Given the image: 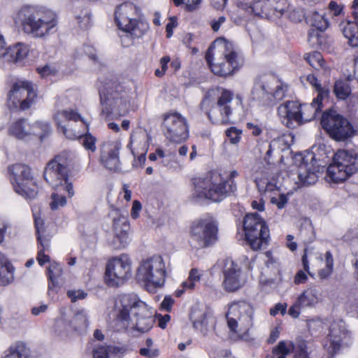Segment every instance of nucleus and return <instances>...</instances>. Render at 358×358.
<instances>
[{
	"label": "nucleus",
	"mask_w": 358,
	"mask_h": 358,
	"mask_svg": "<svg viewBox=\"0 0 358 358\" xmlns=\"http://www.w3.org/2000/svg\"><path fill=\"white\" fill-rule=\"evenodd\" d=\"M110 317L113 328L117 331L131 327L144 333L151 328L153 322L146 304L134 294L117 298Z\"/></svg>",
	"instance_id": "nucleus-1"
},
{
	"label": "nucleus",
	"mask_w": 358,
	"mask_h": 358,
	"mask_svg": "<svg viewBox=\"0 0 358 358\" xmlns=\"http://www.w3.org/2000/svg\"><path fill=\"white\" fill-rule=\"evenodd\" d=\"M15 22L34 38H46L57 29L58 16L51 9L38 6H24L17 13Z\"/></svg>",
	"instance_id": "nucleus-2"
},
{
	"label": "nucleus",
	"mask_w": 358,
	"mask_h": 358,
	"mask_svg": "<svg viewBox=\"0 0 358 358\" xmlns=\"http://www.w3.org/2000/svg\"><path fill=\"white\" fill-rule=\"evenodd\" d=\"M194 189L191 200L196 203L206 201L220 202L224 199V178L220 171L213 170L192 180Z\"/></svg>",
	"instance_id": "nucleus-3"
},
{
	"label": "nucleus",
	"mask_w": 358,
	"mask_h": 358,
	"mask_svg": "<svg viewBox=\"0 0 358 358\" xmlns=\"http://www.w3.org/2000/svg\"><path fill=\"white\" fill-rule=\"evenodd\" d=\"M138 10L131 3H124L117 7L115 12V20L118 27L124 34L121 36L122 43L129 45L134 38L143 36L148 30V22L137 20Z\"/></svg>",
	"instance_id": "nucleus-4"
},
{
	"label": "nucleus",
	"mask_w": 358,
	"mask_h": 358,
	"mask_svg": "<svg viewBox=\"0 0 358 358\" xmlns=\"http://www.w3.org/2000/svg\"><path fill=\"white\" fill-rule=\"evenodd\" d=\"M358 171V152L354 149L338 150L327 170V176L334 182L346 180Z\"/></svg>",
	"instance_id": "nucleus-5"
},
{
	"label": "nucleus",
	"mask_w": 358,
	"mask_h": 358,
	"mask_svg": "<svg viewBox=\"0 0 358 358\" xmlns=\"http://www.w3.org/2000/svg\"><path fill=\"white\" fill-rule=\"evenodd\" d=\"M103 111L120 113L129 104V90L115 80L106 81L99 90Z\"/></svg>",
	"instance_id": "nucleus-6"
},
{
	"label": "nucleus",
	"mask_w": 358,
	"mask_h": 358,
	"mask_svg": "<svg viewBox=\"0 0 358 358\" xmlns=\"http://www.w3.org/2000/svg\"><path fill=\"white\" fill-rule=\"evenodd\" d=\"M287 91V84L272 75L260 76L255 83L252 90L253 99L264 105H273L282 99Z\"/></svg>",
	"instance_id": "nucleus-7"
},
{
	"label": "nucleus",
	"mask_w": 358,
	"mask_h": 358,
	"mask_svg": "<svg viewBox=\"0 0 358 358\" xmlns=\"http://www.w3.org/2000/svg\"><path fill=\"white\" fill-rule=\"evenodd\" d=\"M166 278L165 265L160 256L143 260L136 272V279L143 282L149 292L162 286Z\"/></svg>",
	"instance_id": "nucleus-8"
},
{
	"label": "nucleus",
	"mask_w": 358,
	"mask_h": 358,
	"mask_svg": "<svg viewBox=\"0 0 358 358\" xmlns=\"http://www.w3.org/2000/svg\"><path fill=\"white\" fill-rule=\"evenodd\" d=\"M225 318L230 329L229 336L233 340L240 339L243 332L248 331L252 325V315L250 308L245 301H241L230 304Z\"/></svg>",
	"instance_id": "nucleus-9"
},
{
	"label": "nucleus",
	"mask_w": 358,
	"mask_h": 358,
	"mask_svg": "<svg viewBox=\"0 0 358 358\" xmlns=\"http://www.w3.org/2000/svg\"><path fill=\"white\" fill-rule=\"evenodd\" d=\"M243 227L246 241L253 250H261L268 245L269 229L258 213L247 214L244 218Z\"/></svg>",
	"instance_id": "nucleus-10"
},
{
	"label": "nucleus",
	"mask_w": 358,
	"mask_h": 358,
	"mask_svg": "<svg viewBox=\"0 0 358 358\" xmlns=\"http://www.w3.org/2000/svg\"><path fill=\"white\" fill-rule=\"evenodd\" d=\"M321 124L331 138L336 141H344L355 134V130L350 122L336 110L324 112Z\"/></svg>",
	"instance_id": "nucleus-11"
},
{
	"label": "nucleus",
	"mask_w": 358,
	"mask_h": 358,
	"mask_svg": "<svg viewBox=\"0 0 358 358\" xmlns=\"http://www.w3.org/2000/svg\"><path fill=\"white\" fill-rule=\"evenodd\" d=\"M217 222L212 216L207 215L194 221L191 227V237L199 248H206L217 241Z\"/></svg>",
	"instance_id": "nucleus-12"
},
{
	"label": "nucleus",
	"mask_w": 358,
	"mask_h": 358,
	"mask_svg": "<svg viewBox=\"0 0 358 358\" xmlns=\"http://www.w3.org/2000/svg\"><path fill=\"white\" fill-rule=\"evenodd\" d=\"M131 277V260L122 254L110 260L106 270V282L111 287L123 285Z\"/></svg>",
	"instance_id": "nucleus-13"
},
{
	"label": "nucleus",
	"mask_w": 358,
	"mask_h": 358,
	"mask_svg": "<svg viewBox=\"0 0 358 358\" xmlns=\"http://www.w3.org/2000/svg\"><path fill=\"white\" fill-rule=\"evenodd\" d=\"M9 178L16 193L28 199H34L37 194V187L33 185V188L28 187L31 182L32 176L29 166L15 164L8 169Z\"/></svg>",
	"instance_id": "nucleus-14"
},
{
	"label": "nucleus",
	"mask_w": 358,
	"mask_h": 358,
	"mask_svg": "<svg viewBox=\"0 0 358 358\" xmlns=\"http://www.w3.org/2000/svg\"><path fill=\"white\" fill-rule=\"evenodd\" d=\"M164 135L175 143H180L189 136L186 120L178 113H169L164 117Z\"/></svg>",
	"instance_id": "nucleus-15"
},
{
	"label": "nucleus",
	"mask_w": 358,
	"mask_h": 358,
	"mask_svg": "<svg viewBox=\"0 0 358 358\" xmlns=\"http://www.w3.org/2000/svg\"><path fill=\"white\" fill-rule=\"evenodd\" d=\"M113 220V238L110 245L115 250L124 248L129 243L130 226L127 217L118 209L113 208L109 213Z\"/></svg>",
	"instance_id": "nucleus-16"
},
{
	"label": "nucleus",
	"mask_w": 358,
	"mask_h": 358,
	"mask_svg": "<svg viewBox=\"0 0 358 358\" xmlns=\"http://www.w3.org/2000/svg\"><path fill=\"white\" fill-rule=\"evenodd\" d=\"M36 97L34 85L25 80L15 81L8 94L9 101L15 105L20 103L22 110L29 108Z\"/></svg>",
	"instance_id": "nucleus-17"
},
{
	"label": "nucleus",
	"mask_w": 358,
	"mask_h": 358,
	"mask_svg": "<svg viewBox=\"0 0 358 358\" xmlns=\"http://www.w3.org/2000/svg\"><path fill=\"white\" fill-rule=\"evenodd\" d=\"M43 177L52 188H61L69 194V197L74 195L73 187L69 182V170L55 166V162H49L45 168Z\"/></svg>",
	"instance_id": "nucleus-18"
},
{
	"label": "nucleus",
	"mask_w": 358,
	"mask_h": 358,
	"mask_svg": "<svg viewBox=\"0 0 358 358\" xmlns=\"http://www.w3.org/2000/svg\"><path fill=\"white\" fill-rule=\"evenodd\" d=\"M329 335L323 341V347L329 354L336 353L342 345L347 343L350 338V332L345 328L343 322L331 324Z\"/></svg>",
	"instance_id": "nucleus-19"
},
{
	"label": "nucleus",
	"mask_w": 358,
	"mask_h": 358,
	"mask_svg": "<svg viewBox=\"0 0 358 358\" xmlns=\"http://www.w3.org/2000/svg\"><path fill=\"white\" fill-rule=\"evenodd\" d=\"M294 354V358H310L306 341L299 338L295 341H281L273 350L275 358H286V355Z\"/></svg>",
	"instance_id": "nucleus-20"
},
{
	"label": "nucleus",
	"mask_w": 358,
	"mask_h": 358,
	"mask_svg": "<svg viewBox=\"0 0 358 358\" xmlns=\"http://www.w3.org/2000/svg\"><path fill=\"white\" fill-rule=\"evenodd\" d=\"M244 62L241 50L225 39V77L236 74L243 66Z\"/></svg>",
	"instance_id": "nucleus-21"
},
{
	"label": "nucleus",
	"mask_w": 358,
	"mask_h": 358,
	"mask_svg": "<svg viewBox=\"0 0 358 358\" xmlns=\"http://www.w3.org/2000/svg\"><path fill=\"white\" fill-rule=\"evenodd\" d=\"M277 112L280 122L288 128H294L296 125H299V102L285 101L278 107Z\"/></svg>",
	"instance_id": "nucleus-22"
},
{
	"label": "nucleus",
	"mask_w": 358,
	"mask_h": 358,
	"mask_svg": "<svg viewBox=\"0 0 358 358\" xmlns=\"http://www.w3.org/2000/svg\"><path fill=\"white\" fill-rule=\"evenodd\" d=\"M313 156H311L310 159L307 157H302L301 155L296 157V161H300L298 164L297 174L301 185H313L317 182L318 171L313 164Z\"/></svg>",
	"instance_id": "nucleus-23"
},
{
	"label": "nucleus",
	"mask_w": 358,
	"mask_h": 358,
	"mask_svg": "<svg viewBox=\"0 0 358 358\" xmlns=\"http://www.w3.org/2000/svg\"><path fill=\"white\" fill-rule=\"evenodd\" d=\"M122 144L118 141H107L101 148V162L106 168L115 171L120 166L119 151Z\"/></svg>",
	"instance_id": "nucleus-24"
},
{
	"label": "nucleus",
	"mask_w": 358,
	"mask_h": 358,
	"mask_svg": "<svg viewBox=\"0 0 358 358\" xmlns=\"http://www.w3.org/2000/svg\"><path fill=\"white\" fill-rule=\"evenodd\" d=\"M224 55V37L216 38L208 48L206 54V60L215 75L223 76L224 70L220 63H215L214 60L219 61Z\"/></svg>",
	"instance_id": "nucleus-25"
},
{
	"label": "nucleus",
	"mask_w": 358,
	"mask_h": 358,
	"mask_svg": "<svg viewBox=\"0 0 358 358\" xmlns=\"http://www.w3.org/2000/svg\"><path fill=\"white\" fill-rule=\"evenodd\" d=\"M225 291L234 292L240 289L244 281L241 278V270L238 264L231 259L225 260Z\"/></svg>",
	"instance_id": "nucleus-26"
},
{
	"label": "nucleus",
	"mask_w": 358,
	"mask_h": 358,
	"mask_svg": "<svg viewBox=\"0 0 358 358\" xmlns=\"http://www.w3.org/2000/svg\"><path fill=\"white\" fill-rule=\"evenodd\" d=\"M216 95H220L217 101V105L213 107L212 109L207 113L209 120L213 124H222L224 123V115L222 106L224 104V90L215 89L208 92L205 99L201 103V107L208 103L210 99Z\"/></svg>",
	"instance_id": "nucleus-27"
},
{
	"label": "nucleus",
	"mask_w": 358,
	"mask_h": 358,
	"mask_svg": "<svg viewBox=\"0 0 358 358\" xmlns=\"http://www.w3.org/2000/svg\"><path fill=\"white\" fill-rule=\"evenodd\" d=\"M322 94L320 93L311 103H300L299 125L315 119L317 113L322 109Z\"/></svg>",
	"instance_id": "nucleus-28"
},
{
	"label": "nucleus",
	"mask_w": 358,
	"mask_h": 358,
	"mask_svg": "<svg viewBox=\"0 0 358 358\" xmlns=\"http://www.w3.org/2000/svg\"><path fill=\"white\" fill-rule=\"evenodd\" d=\"M340 29L348 43L352 47L358 46V22L343 20L340 24Z\"/></svg>",
	"instance_id": "nucleus-29"
},
{
	"label": "nucleus",
	"mask_w": 358,
	"mask_h": 358,
	"mask_svg": "<svg viewBox=\"0 0 358 358\" xmlns=\"http://www.w3.org/2000/svg\"><path fill=\"white\" fill-rule=\"evenodd\" d=\"M268 10H266V17L271 20L280 18L287 13L289 4L287 0H267Z\"/></svg>",
	"instance_id": "nucleus-30"
},
{
	"label": "nucleus",
	"mask_w": 358,
	"mask_h": 358,
	"mask_svg": "<svg viewBox=\"0 0 358 358\" xmlns=\"http://www.w3.org/2000/svg\"><path fill=\"white\" fill-rule=\"evenodd\" d=\"M319 300V290L313 287L305 289L296 299V301L304 308L315 306Z\"/></svg>",
	"instance_id": "nucleus-31"
},
{
	"label": "nucleus",
	"mask_w": 358,
	"mask_h": 358,
	"mask_svg": "<svg viewBox=\"0 0 358 358\" xmlns=\"http://www.w3.org/2000/svg\"><path fill=\"white\" fill-rule=\"evenodd\" d=\"M225 117H229L231 114L233 110L240 107L242 105V98L239 94H234L231 91L225 90ZM233 123L234 120L227 119L225 117L226 123Z\"/></svg>",
	"instance_id": "nucleus-32"
},
{
	"label": "nucleus",
	"mask_w": 358,
	"mask_h": 358,
	"mask_svg": "<svg viewBox=\"0 0 358 358\" xmlns=\"http://www.w3.org/2000/svg\"><path fill=\"white\" fill-rule=\"evenodd\" d=\"M28 52V46L24 43H18L6 49V55L3 57H7L8 61L18 62L24 59L27 56Z\"/></svg>",
	"instance_id": "nucleus-33"
},
{
	"label": "nucleus",
	"mask_w": 358,
	"mask_h": 358,
	"mask_svg": "<svg viewBox=\"0 0 358 358\" xmlns=\"http://www.w3.org/2000/svg\"><path fill=\"white\" fill-rule=\"evenodd\" d=\"M53 118L59 127H61L62 132L66 135V128L64 123L69 120L78 121L80 119V115L77 112L71 110H58L54 115Z\"/></svg>",
	"instance_id": "nucleus-34"
},
{
	"label": "nucleus",
	"mask_w": 358,
	"mask_h": 358,
	"mask_svg": "<svg viewBox=\"0 0 358 358\" xmlns=\"http://www.w3.org/2000/svg\"><path fill=\"white\" fill-rule=\"evenodd\" d=\"M9 132L19 139H24L32 134V127L26 120L20 119L10 127Z\"/></svg>",
	"instance_id": "nucleus-35"
},
{
	"label": "nucleus",
	"mask_w": 358,
	"mask_h": 358,
	"mask_svg": "<svg viewBox=\"0 0 358 358\" xmlns=\"http://www.w3.org/2000/svg\"><path fill=\"white\" fill-rule=\"evenodd\" d=\"M13 279V266L3 254L0 252V285H6Z\"/></svg>",
	"instance_id": "nucleus-36"
},
{
	"label": "nucleus",
	"mask_w": 358,
	"mask_h": 358,
	"mask_svg": "<svg viewBox=\"0 0 358 358\" xmlns=\"http://www.w3.org/2000/svg\"><path fill=\"white\" fill-rule=\"evenodd\" d=\"M4 358H30V350L24 343L17 342L10 346Z\"/></svg>",
	"instance_id": "nucleus-37"
},
{
	"label": "nucleus",
	"mask_w": 358,
	"mask_h": 358,
	"mask_svg": "<svg viewBox=\"0 0 358 358\" xmlns=\"http://www.w3.org/2000/svg\"><path fill=\"white\" fill-rule=\"evenodd\" d=\"M307 21L312 27L320 31L326 30L329 26V21L325 17L324 13H320L313 11L307 17Z\"/></svg>",
	"instance_id": "nucleus-38"
},
{
	"label": "nucleus",
	"mask_w": 358,
	"mask_h": 358,
	"mask_svg": "<svg viewBox=\"0 0 358 358\" xmlns=\"http://www.w3.org/2000/svg\"><path fill=\"white\" fill-rule=\"evenodd\" d=\"M62 267L58 263L54 262L49 266L48 269V275L50 281L48 284L49 294H50V292H52L56 286V279L62 274Z\"/></svg>",
	"instance_id": "nucleus-39"
},
{
	"label": "nucleus",
	"mask_w": 358,
	"mask_h": 358,
	"mask_svg": "<svg viewBox=\"0 0 358 358\" xmlns=\"http://www.w3.org/2000/svg\"><path fill=\"white\" fill-rule=\"evenodd\" d=\"M54 329L58 336L64 337L68 336L69 333L73 330V327L69 321L64 318H59L55 322Z\"/></svg>",
	"instance_id": "nucleus-40"
},
{
	"label": "nucleus",
	"mask_w": 358,
	"mask_h": 358,
	"mask_svg": "<svg viewBox=\"0 0 358 358\" xmlns=\"http://www.w3.org/2000/svg\"><path fill=\"white\" fill-rule=\"evenodd\" d=\"M334 93L340 99H347L351 93V88L348 81L338 80L334 85Z\"/></svg>",
	"instance_id": "nucleus-41"
},
{
	"label": "nucleus",
	"mask_w": 358,
	"mask_h": 358,
	"mask_svg": "<svg viewBox=\"0 0 358 358\" xmlns=\"http://www.w3.org/2000/svg\"><path fill=\"white\" fill-rule=\"evenodd\" d=\"M325 267L318 272V275L322 279L329 278L334 271V258L330 251L326 252L324 255Z\"/></svg>",
	"instance_id": "nucleus-42"
},
{
	"label": "nucleus",
	"mask_w": 358,
	"mask_h": 358,
	"mask_svg": "<svg viewBox=\"0 0 358 358\" xmlns=\"http://www.w3.org/2000/svg\"><path fill=\"white\" fill-rule=\"evenodd\" d=\"M306 59L308 64L314 69H326L323 57L319 52H312L306 55Z\"/></svg>",
	"instance_id": "nucleus-43"
},
{
	"label": "nucleus",
	"mask_w": 358,
	"mask_h": 358,
	"mask_svg": "<svg viewBox=\"0 0 358 358\" xmlns=\"http://www.w3.org/2000/svg\"><path fill=\"white\" fill-rule=\"evenodd\" d=\"M201 271L199 268H192L189 271L187 280L182 284V287L184 289H193L195 287V283L201 280Z\"/></svg>",
	"instance_id": "nucleus-44"
},
{
	"label": "nucleus",
	"mask_w": 358,
	"mask_h": 358,
	"mask_svg": "<svg viewBox=\"0 0 358 358\" xmlns=\"http://www.w3.org/2000/svg\"><path fill=\"white\" fill-rule=\"evenodd\" d=\"M50 162H55V166H58L69 171V166L72 162V158L69 152L64 151L55 156V158L51 159Z\"/></svg>",
	"instance_id": "nucleus-45"
},
{
	"label": "nucleus",
	"mask_w": 358,
	"mask_h": 358,
	"mask_svg": "<svg viewBox=\"0 0 358 358\" xmlns=\"http://www.w3.org/2000/svg\"><path fill=\"white\" fill-rule=\"evenodd\" d=\"M301 80L303 84L308 83L311 85L317 92V94L322 93V98L327 95V91L321 87L317 78L313 74H308L306 76H302Z\"/></svg>",
	"instance_id": "nucleus-46"
},
{
	"label": "nucleus",
	"mask_w": 358,
	"mask_h": 358,
	"mask_svg": "<svg viewBox=\"0 0 358 358\" xmlns=\"http://www.w3.org/2000/svg\"><path fill=\"white\" fill-rule=\"evenodd\" d=\"M209 315L206 312H200L197 315L196 313H192V317L194 327L201 331H203L208 325V318Z\"/></svg>",
	"instance_id": "nucleus-47"
},
{
	"label": "nucleus",
	"mask_w": 358,
	"mask_h": 358,
	"mask_svg": "<svg viewBox=\"0 0 358 358\" xmlns=\"http://www.w3.org/2000/svg\"><path fill=\"white\" fill-rule=\"evenodd\" d=\"M250 8L255 15L266 17V10H268V3L267 0H254Z\"/></svg>",
	"instance_id": "nucleus-48"
},
{
	"label": "nucleus",
	"mask_w": 358,
	"mask_h": 358,
	"mask_svg": "<svg viewBox=\"0 0 358 358\" xmlns=\"http://www.w3.org/2000/svg\"><path fill=\"white\" fill-rule=\"evenodd\" d=\"M255 181L259 190L262 192H271L278 188L275 180L268 181L266 178H257Z\"/></svg>",
	"instance_id": "nucleus-49"
},
{
	"label": "nucleus",
	"mask_w": 358,
	"mask_h": 358,
	"mask_svg": "<svg viewBox=\"0 0 358 358\" xmlns=\"http://www.w3.org/2000/svg\"><path fill=\"white\" fill-rule=\"evenodd\" d=\"M238 176V173L237 171L233 170L230 171L227 180H225V196L227 194L234 193L236 190L237 186L234 179L237 178Z\"/></svg>",
	"instance_id": "nucleus-50"
},
{
	"label": "nucleus",
	"mask_w": 358,
	"mask_h": 358,
	"mask_svg": "<svg viewBox=\"0 0 358 358\" xmlns=\"http://www.w3.org/2000/svg\"><path fill=\"white\" fill-rule=\"evenodd\" d=\"M83 147L88 151L94 152L96 150V138L91 134H86L80 136Z\"/></svg>",
	"instance_id": "nucleus-51"
},
{
	"label": "nucleus",
	"mask_w": 358,
	"mask_h": 358,
	"mask_svg": "<svg viewBox=\"0 0 358 358\" xmlns=\"http://www.w3.org/2000/svg\"><path fill=\"white\" fill-rule=\"evenodd\" d=\"M242 132V129L231 127L225 131V135L229 138L231 144L237 145L241 139Z\"/></svg>",
	"instance_id": "nucleus-52"
},
{
	"label": "nucleus",
	"mask_w": 358,
	"mask_h": 358,
	"mask_svg": "<svg viewBox=\"0 0 358 358\" xmlns=\"http://www.w3.org/2000/svg\"><path fill=\"white\" fill-rule=\"evenodd\" d=\"M52 201L50 206L52 210H55L60 207H64L66 204V198L65 196L54 192L51 195Z\"/></svg>",
	"instance_id": "nucleus-53"
},
{
	"label": "nucleus",
	"mask_w": 358,
	"mask_h": 358,
	"mask_svg": "<svg viewBox=\"0 0 358 358\" xmlns=\"http://www.w3.org/2000/svg\"><path fill=\"white\" fill-rule=\"evenodd\" d=\"M210 274L214 279L222 280L224 277V260L219 259L210 268Z\"/></svg>",
	"instance_id": "nucleus-54"
},
{
	"label": "nucleus",
	"mask_w": 358,
	"mask_h": 358,
	"mask_svg": "<svg viewBox=\"0 0 358 358\" xmlns=\"http://www.w3.org/2000/svg\"><path fill=\"white\" fill-rule=\"evenodd\" d=\"M77 22L79 26L84 29H87L91 25V14L90 12L85 9L81 13L76 16Z\"/></svg>",
	"instance_id": "nucleus-55"
},
{
	"label": "nucleus",
	"mask_w": 358,
	"mask_h": 358,
	"mask_svg": "<svg viewBox=\"0 0 358 358\" xmlns=\"http://www.w3.org/2000/svg\"><path fill=\"white\" fill-rule=\"evenodd\" d=\"M32 127V134L38 135L42 138L46 134H48L50 129V125L46 122H37Z\"/></svg>",
	"instance_id": "nucleus-56"
},
{
	"label": "nucleus",
	"mask_w": 358,
	"mask_h": 358,
	"mask_svg": "<svg viewBox=\"0 0 358 358\" xmlns=\"http://www.w3.org/2000/svg\"><path fill=\"white\" fill-rule=\"evenodd\" d=\"M134 160L133 162V166L135 168L143 167L145 162L146 160V153H147V148L145 147L142 149V152L141 153L136 154L134 151H132Z\"/></svg>",
	"instance_id": "nucleus-57"
},
{
	"label": "nucleus",
	"mask_w": 358,
	"mask_h": 358,
	"mask_svg": "<svg viewBox=\"0 0 358 358\" xmlns=\"http://www.w3.org/2000/svg\"><path fill=\"white\" fill-rule=\"evenodd\" d=\"M289 194H280L278 196H272L271 203L277 206L279 209H282L288 202Z\"/></svg>",
	"instance_id": "nucleus-58"
},
{
	"label": "nucleus",
	"mask_w": 358,
	"mask_h": 358,
	"mask_svg": "<svg viewBox=\"0 0 358 358\" xmlns=\"http://www.w3.org/2000/svg\"><path fill=\"white\" fill-rule=\"evenodd\" d=\"M283 16L288 17L290 20L294 22H301L303 17V15L301 11L290 7L287 9V13Z\"/></svg>",
	"instance_id": "nucleus-59"
},
{
	"label": "nucleus",
	"mask_w": 358,
	"mask_h": 358,
	"mask_svg": "<svg viewBox=\"0 0 358 358\" xmlns=\"http://www.w3.org/2000/svg\"><path fill=\"white\" fill-rule=\"evenodd\" d=\"M109 347L99 346L93 350L94 358H109Z\"/></svg>",
	"instance_id": "nucleus-60"
},
{
	"label": "nucleus",
	"mask_w": 358,
	"mask_h": 358,
	"mask_svg": "<svg viewBox=\"0 0 358 358\" xmlns=\"http://www.w3.org/2000/svg\"><path fill=\"white\" fill-rule=\"evenodd\" d=\"M67 296L71 299V302H76L77 300L84 299L87 296V293L80 289L69 290Z\"/></svg>",
	"instance_id": "nucleus-61"
},
{
	"label": "nucleus",
	"mask_w": 358,
	"mask_h": 358,
	"mask_svg": "<svg viewBox=\"0 0 358 358\" xmlns=\"http://www.w3.org/2000/svg\"><path fill=\"white\" fill-rule=\"evenodd\" d=\"M319 30L316 29H310L308 31V40L311 45H315L320 43V34Z\"/></svg>",
	"instance_id": "nucleus-62"
},
{
	"label": "nucleus",
	"mask_w": 358,
	"mask_h": 358,
	"mask_svg": "<svg viewBox=\"0 0 358 358\" xmlns=\"http://www.w3.org/2000/svg\"><path fill=\"white\" fill-rule=\"evenodd\" d=\"M304 308L301 306L299 303L296 300L292 306L288 310V314L293 318H297L300 315L301 309Z\"/></svg>",
	"instance_id": "nucleus-63"
},
{
	"label": "nucleus",
	"mask_w": 358,
	"mask_h": 358,
	"mask_svg": "<svg viewBox=\"0 0 358 358\" xmlns=\"http://www.w3.org/2000/svg\"><path fill=\"white\" fill-rule=\"evenodd\" d=\"M329 10L332 15L338 16L343 12V6L341 3L331 1L329 3Z\"/></svg>",
	"instance_id": "nucleus-64"
}]
</instances>
